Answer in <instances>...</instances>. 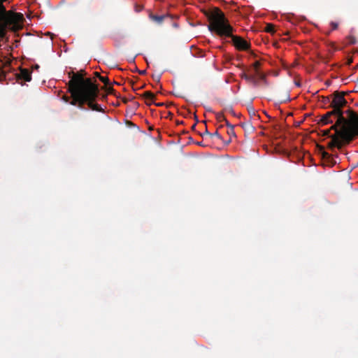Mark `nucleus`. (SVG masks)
Wrapping results in <instances>:
<instances>
[{"mask_svg":"<svg viewBox=\"0 0 358 358\" xmlns=\"http://www.w3.org/2000/svg\"><path fill=\"white\" fill-rule=\"evenodd\" d=\"M12 24H0V38H3L5 37L6 34L7 29L10 25ZM13 25H15V27L17 28H21L22 24H13Z\"/></svg>","mask_w":358,"mask_h":358,"instance_id":"9b49d317","label":"nucleus"},{"mask_svg":"<svg viewBox=\"0 0 358 358\" xmlns=\"http://www.w3.org/2000/svg\"><path fill=\"white\" fill-rule=\"evenodd\" d=\"M150 17L151 20L157 21V22H170L173 21L174 20L173 16L169 15H156L150 14Z\"/></svg>","mask_w":358,"mask_h":358,"instance_id":"1a4fd4ad","label":"nucleus"},{"mask_svg":"<svg viewBox=\"0 0 358 358\" xmlns=\"http://www.w3.org/2000/svg\"><path fill=\"white\" fill-rule=\"evenodd\" d=\"M205 15L208 19V22H229L224 13L217 7L208 9Z\"/></svg>","mask_w":358,"mask_h":358,"instance_id":"423d86ee","label":"nucleus"},{"mask_svg":"<svg viewBox=\"0 0 358 358\" xmlns=\"http://www.w3.org/2000/svg\"><path fill=\"white\" fill-rule=\"evenodd\" d=\"M333 130L331 127L328 129L322 130L320 132L322 133V136H329L330 137V131Z\"/></svg>","mask_w":358,"mask_h":358,"instance_id":"aec40b11","label":"nucleus"},{"mask_svg":"<svg viewBox=\"0 0 358 358\" xmlns=\"http://www.w3.org/2000/svg\"><path fill=\"white\" fill-rule=\"evenodd\" d=\"M322 101H323L324 103H330V101H331V96H330V97H322Z\"/></svg>","mask_w":358,"mask_h":358,"instance_id":"393cba45","label":"nucleus"},{"mask_svg":"<svg viewBox=\"0 0 358 358\" xmlns=\"http://www.w3.org/2000/svg\"><path fill=\"white\" fill-rule=\"evenodd\" d=\"M261 65V63L259 61H255L253 64H252V67L254 69V71H255V73L256 74H259V68Z\"/></svg>","mask_w":358,"mask_h":358,"instance_id":"a211bd4d","label":"nucleus"},{"mask_svg":"<svg viewBox=\"0 0 358 358\" xmlns=\"http://www.w3.org/2000/svg\"><path fill=\"white\" fill-rule=\"evenodd\" d=\"M257 75H258V76H259V78H260L261 80H265V78H266V76H265L264 74H263V73H260L259 72V74H257Z\"/></svg>","mask_w":358,"mask_h":358,"instance_id":"cd10ccee","label":"nucleus"},{"mask_svg":"<svg viewBox=\"0 0 358 358\" xmlns=\"http://www.w3.org/2000/svg\"><path fill=\"white\" fill-rule=\"evenodd\" d=\"M94 76H95L96 77L99 78V77H100V76H101L99 72H95V73H94Z\"/></svg>","mask_w":358,"mask_h":358,"instance_id":"c756f323","label":"nucleus"},{"mask_svg":"<svg viewBox=\"0 0 358 358\" xmlns=\"http://www.w3.org/2000/svg\"><path fill=\"white\" fill-rule=\"evenodd\" d=\"M143 6H141V5H138V4L136 3L134 6L135 11L137 12V13L143 10Z\"/></svg>","mask_w":358,"mask_h":358,"instance_id":"4be33fe9","label":"nucleus"},{"mask_svg":"<svg viewBox=\"0 0 358 358\" xmlns=\"http://www.w3.org/2000/svg\"><path fill=\"white\" fill-rule=\"evenodd\" d=\"M16 78L19 80L29 82L31 80V73L27 69H21L19 73H16Z\"/></svg>","mask_w":358,"mask_h":358,"instance_id":"6e6552de","label":"nucleus"},{"mask_svg":"<svg viewBox=\"0 0 358 358\" xmlns=\"http://www.w3.org/2000/svg\"><path fill=\"white\" fill-rule=\"evenodd\" d=\"M69 92L72 98L69 102L71 105L83 109L87 103L92 110L104 112L100 105L94 103L98 97L99 90L98 85L93 83L91 78H84L79 73H74L69 82Z\"/></svg>","mask_w":358,"mask_h":358,"instance_id":"f257e3e1","label":"nucleus"},{"mask_svg":"<svg viewBox=\"0 0 358 358\" xmlns=\"http://www.w3.org/2000/svg\"><path fill=\"white\" fill-rule=\"evenodd\" d=\"M142 96H143L145 99V103L147 105H151L154 103V101L155 99V95L151 92L150 91H146L142 94Z\"/></svg>","mask_w":358,"mask_h":358,"instance_id":"f8f14e48","label":"nucleus"},{"mask_svg":"<svg viewBox=\"0 0 358 358\" xmlns=\"http://www.w3.org/2000/svg\"><path fill=\"white\" fill-rule=\"evenodd\" d=\"M34 68H36V69H38V68H39V66L36 64V65L34 66Z\"/></svg>","mask_w":358,"mask_h":358,"instance_id":"4c0bfd02","label":"nucleus"},{"mask_svg":"<svg viewBox=\"0 0 358 358\" xmlns=\"http://www.w3.org/2000/svg\"><path fill=\"white\" fill-rule=\"evenodd\" d=\"M338 119V113L334 111V110H331L321 116V118L319 120L318 124L320 126H324L329 124H332L334 120H336V122Z\"/></svg>","mask_w":358,"mask_h":358,"instance_id":"0eeeda50","label":"nucleus"},{"mask_svg":"<svg viewBox=\"0 0 358 358\" xmlns=\"http://www.w3.org/2000/svg\"><path fill=\"white\" fill-rule=\"evenodd\" d=\"M178 24H177V23L174 24L175 27H178Z\"/></svg>","mask_w":358,"mask_h":358,"instance_id":"ea45409f","label":"nucleus"},{"mask_svg":"<svg viewBox=\"0 0 358 358\" xmlns=\"http://www.w3.org/2000/svg\"><path fill=\"white\" fill-rule=\"evenodd\" d=\"M215 116H216V120L221 122H223L224 120H226V117H224V115H223V113H217L215 114Z\"/></svg>","mask_w":358,"mask_h":358,"instance_id":"6ab92c4d","label":"nucleus"},{"mask_svg":"<svg viewBox=\"0 0 358 358\" xmlns=\"http://www.w3.org/2000/svg\"><path fill=\"white\" fill-rule=\"evenodd\" d=\"M242 78L248 81H250L254 83H256V80L255 78V76H248L247 74H243L242 76Z\"/></svg>","mask_w":358,"mask_h":358,"instance_id":"dca6fc26","label":"nucleus"},{"mask_svg":"<svg viewBox=\"0 0 358 358\" xmlns=\"http://www.w3.org/2000/svg\"><path fill=\"white\" fill-rule=\"evenodd\" d=\"M334 131L335 134L330 136L331 141L327 145L331 150L335 148L341 150L343 146L352 141L355 137L358 136V127L339 126Z\"/></svg>","mask_w":358,"mask_h":358,"instance_id":"7ed1b4c3","label":"nucleus"},{"mask_svg":"<svg viewBox=\"0 0 358 358\" xmlns=\"http://www.w3.org/2000/svg\"><path fill=\"white\" fill-rule=\"evenodd\" d=\"M27 18H28L29 20H32V17H31V15H27Z\"/></svg>","mask_w":358,"mask_h":358,"instance_id":"2f4dec72","label":"nucleus"},{"mask_svg":"<svg viewBox=\"0 0 358 358\" xmlns=\"http://www.w3.org/2000/svg\"><path fill=\"white\" fill-rule=\"evenodd\" d=\"M225 123H226V125L229 128H231V127H234V125H232L231 124H230L229 122V121L226 119V120H224Z\"/></svg>","mask_w":358,"mask_h":358,"instance_id":"bb28decb","label":"nucleus"},{"mask_svg":"<svg viewBox=\"0 0 358 358\" xmlns=\"http://www.w3.org/2000/svg\"><path fill=\"white\" fill-rule=\"evenodd\" d=\"M159 76H157V80L159 81Z\"/></svg>","mask_w":358,"mask_h":358,"instance_id":"a19ab883","label":"nucleus"},{"mask_svg":"<svg viewBox=\"0 0 358 358\" xmlns=\"http://www.w3.org/2000/svg\"><path fill=\"white\" fill-rule=\"evenodd\" d=\"M194 118H195V120H196V123L199 122L198 119H197V116L196 115H194Z\"/></svg>","mask_w":358,"mask_h":358,"instance_id":"72a5a7b5","label":"nucleus"},{"mask_svg":"<svg viewBox=\"0 0 358 358\" xmlns=\"http://www.w3.org/2000/svg\"><path fill=\"white\" fill-rule=\"evenodd\" d=\"M352 62H353V58L352 57H350L348 58L346 64L348 66H350Z\"/></svg>","mask_w":358,"mask_h":358,"instance_id":"a878e982","label":"nucleus"},{"mask_svg":"<svg viewBox=\"0 0 358 358\" xmlns=\"http://www.w3.org/2000/svg\"><path fill=\"white\" fill-rule=\"evenodd\" d=\"M208 30L222 37H231L233 45L240 51L247 50L250 47V43L242 37L232 34L234 29L230 24H208Z\"/></svg>","mask_w":358,"mask_h":358,"instance_id":"20e7f679","label":"nucleus"},{"mask_svg":"<svg viewBox=\"0 0 358 358\" xmlns=\"http://www.w3.org/2000/svg\"><path fill=\"white\" fill-rule=\"evenodd\" d=\"M63 99H64L65 101L68 102V101H69L70 97H69V96H63Z\"/></svg>","mask_w":358,"mask_h":358,"instance_id":"c85d7f7f","label":"nucleus"},{"mask_svg":"<svg viewBox=\"0 0 358 358\" xmlns=\"http://www.w3.org/2000/svg\"><path fill=\"white\" fill-rule=\"evenodd\" d=\"M177 123H178V124H182V123H183V122H182V121H181V122H178Z\"/></svg>","mask_w":358,"mask_h":358,"instance_id":"79ce46f5","label":"nucleus"},{"mask_svg":"<svg viewBox=\"0 0 358 358\" xmlns=\"http://www.w3.org/2000/svg\"><path fill=\"white\" fill-rule=\"evenodd\" d=\"M264 31L274 34L275 33V28L273 26V24H267L266 27L264 28Z\"/></svg>","mask_w":358,"mask_h":358,"instance_id":"2eb2a0df","label":"nucleus"},{"mask_svg":"<svg viewBox=\"0 0 358 358\" xmlns=\"http://www.w3.org/2000/svg\"><path fill=\"white\" fill-rule=\"evenodd\" d=\"M155 104L156 106H162V105H163V103H155Z\"/></svg>","mask_w":358,"mask_h":358,"instance_id":"7c9ffc66","label":"nucleus"},{"mask_svg":"<svg viewBox=\"0 0 358 358\" xmlns=\"http://www.w3.org/2000/svg\"><path fill=\"white\" fill-rule=\"evenodd\" d=\"M9 0H0V22H24V17L22 13L15 10H6L4 2Z\"/></svg>","mask_w":358,"mask_h":358,"instance_id":"39448f33","label":"nucleus"},{"mask_svg":"<svg viewBox=\"0 0 358 358\" xmlns=\"http://www.w3.org/2000/svg\"><path fill=\"white\" fill-rule=\"evenodd\" d=\"M348 105V101L345 98L343 92L335 91L331 95L329 107L338 113V119L331 126L332 129H336L339 126L358 127V113L351 108L345 111L343 108Z\"/></svg>","mask_w":358,"mask_h":358,"instance_id":"f03ea898","label":"nucleus"},{"mask_svg":"<svg viewBox=\"0 0 358 358\" xmlns=\"http://www.w3.org/2000/svg\"><path fill=\"white\" fill-rule=\"evenodd\" d=\"M357 67H358V65H357Z\"/></svg>","mask_w":358,"mask_h":358,"instance_id":"c03bdc74","label":"nucleus"},{"mask_svg":"<svg viewBox=\"0 0 358 358\" xmlns=\"http://www.w3.org/2000/svg\"><path fill=\"white\" fill-rule=\"evenodd\" d=\"M102 83H103L106 85H110V80L108 77L100 76L99 78Z\"/></svg>","mask_w":358,"mask_h":358,"instance_id":"412c9836","label":"nucleus"},{"mask_svg":"<svg viewBox=\"0 0 358 358\" xmlns=\"http://www.w3.org/2000/svg\"><path fill=\"white\" fill-rule=\"evenodd\" d=\"M315 24V28H316V29H318L319 31H323V32H324V33H325V34H327V35L330 34V33H331V31H333V30H336V29H338V24H332V26H331V30H329V31H324V30H322V28L318 25V24Z\"/></svg>","mask_w":358,"mask_h":358,"instance_id":"ddd939ff","label":"nucleus"},{"mask_svg":"<svg viewBox=\"0 0 358 358\" xmlns=\"http://www.w3.org/2000/svg\"><path fill=\"white\" fill-rule=\"evenodd\" d=\"M346 39L349 45H354L357 43V39L353 35V30L350 31V34L346 37Z\"/></svg>","mask_w":358,"mask_h":358,"instance_id":"4468645a","label":"nucleus"},{"mask_svg":"<svg viewBox=\"0 0 358 358\" xmlns=\"http://www.w3.org/2000/svg\"><path fill=\"white\" fill-rule=\"evenodd\" d=\"M340 92H343L345 94V96L349 94V92L341 91Z\"/></svg>","mask_w":358,"mask_h":358,"instance_id":"473e14b6","label":"nucleus"},{"mask_svg":"<svg viewBox=\"0 0 358 358\" xmlns=\"http://www.w3.org/2000/svg\"><path fill=\"white\" fill-rule=\"evenodd\" d=\"M319 148L321 152L322 159H326L329 163H330L331 166L336 164V162L333 159L330 154L324 151L323 146H319Z\"/></svg>","mask_w":358,"mask_h":358,"instance_id":"9d476101","label":"nucleus"},{"mask_svg":"<svg viewBox=\"0 0 358 358\" xmlns=\"http://www.w3.org/2000/svg\"><path fill=\"white\" fill-rule=\"evenodd\" d=\"M127 101H128V100H127V99H123V102H124V103H127Z\"/></svg>","mask_w":358,"mask_h":358,"instance_id":"c9c22d12","label":"nucleus"},{"mask_svg":"<svg viewBox=\"0 0 358 358\" xmlns=\"http://www.w3.org/2000/svg\"><path fill=\"white\" fill-rule=\"evenodd\" d=\"M196 123L192 125V129H195V127H196Z\"/></svg>","mask_w":358,"mask_h":358,"instance_id":"f704fd0d","label":"nucleus"},{"mask_svg":"<svg viewBox=\"0 0 358 358\" xmlns=\"http://www.w3.org/2000/svg\"><path fill=\"white\" fill-rule=\"evenodd\" d=\"M106 90L109 94H113L115 92V90L112 87H106Z\"/></svg>","mask_w":358,"mask_h":358,"instance_id":"b1692460","label":"nucleus"},{"mask_svg":"<svg viewBox=\"0 0 358 358\" xmlns=\"http://www.w3.org/2000/svg\"><path fill=\"white\" fill-rule=\"evenodd\" d=\"M191 24V25H192V26H194V25H196V24L192 23V24Z\"/></svg>","mask_w":358,"mask_h":358,"instance_id":"37998d69","label":"nucleus"},{"mask_svg":"<svg viewBox=\"0 0 358 358\" xmlns=\"http://www.w3.org/2000/svg\"><path fill=\"white\" fill-rule=\"evenodd\" d=\"M227 134L229 136H236L235 131H234V127L229 128V130L227 131Z\"/></svg>","mask_w":358,"mask_h":358,"instance_id":"5701e85b","label":"nucleus"},{"mask_svg":"<svg viewBox=\"0 0 358 358\" xmlns=\"http://www.w3.org/2000/svg\"><path fill=\"white\" fill-rule=\"evenodd\" d=\"M204 135H208L210 136H216L219 139H222V136H220V134L218 133L217 131H216L215 133L213 134H211L210 133L207 129H206V131H205V133H204Z\"/></svg>","mask_w":358,"mask_h":358,"instance_id":"f3484780","label":"nucleus"},{"mask_svg":"<svg viewBox=\"0 0 358 358\" xmlns=\"http://www.w3.org/2000/svg\"><path fill=\"white\" fill-rule=\"evenodd\" d=\"M141 74H144L145 73V71H142L140 72Z\"/></svg>","mask_w":358,"mask_h":358,"instance_id":"58836bf2","label":"nucleus"},{"mask_svg":"<svg viewBox=\"0 0 358 358\" xmlns=\"http://www.w3.org/2000/svg\"><path fill=\"white\" fill-rule=\"evenodd\" d=\"M134 106H136V107H138L139 104L138 103H135Z\"/></svg>","mask_w":358,"mask_h":358,"instance_id":"e433bc0d","label":"nucleus"}]
</instances>
